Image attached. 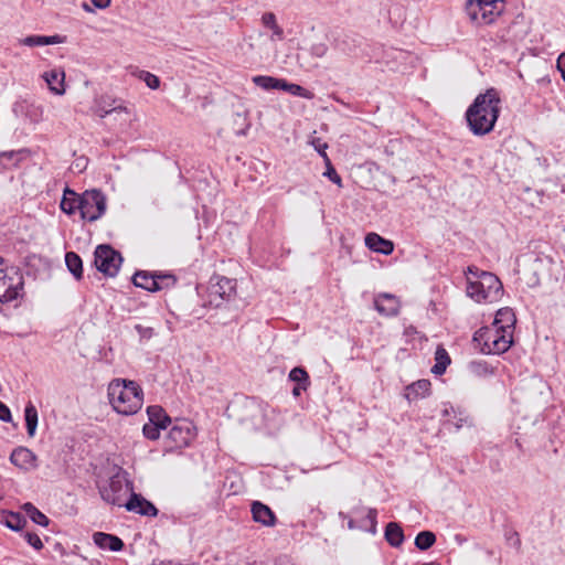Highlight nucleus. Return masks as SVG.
Segmentation results:
<instances>
[{
    "label": "nucleus",
    "instance_id": "f257e3e1",
    "mask_svg": "<svg viewBox=\"0 0 565 565\" xmlns=\"http://www.w3.org/2000/svg\"><path fill=\"white\" fill-rule=\"evenodd\" d=\"M501 99L495 88L479 94L466 111L468 127L476 136L491 132L499 118Z\"/></svg>",
    "mask_w": 565,
    "mask_h": 565
},
{
    "label": "nucleus",
    "instance_id": "f03ea898",
    "mask_svg": "<svg viewBox=\"0 0 565 565\" xmlns=\"http://www.w3.org/2000/svg\"><path fill=\"white\" fill-rule=\"evenodd\" d=\"M107 395L113 408L121 415H134L143 404L142 388L130 380H113L108 384Z\"/></svg>",
    "mask_w": 565,
    "mask_h": 565
},
{
    "label": "nucleus",
    "instance_id": "7ed1b4c3",
    "mask_svg": "<svg viewBox=\"0 0 565 565\" xmlns=\"http://www.w3.org/2000/svg\"><path fill=\"white\" fill-rule=\"evenodd\" d=\"M466 276L467 295L477 302H492L501 297L503 286L494 274L481 270L477 266H469Z\"/></svg>",
    "mask_w": 565,
    "mask_h": 565
},
{
    "label": "nucleus",
    "instance_id": "20e7f679",
    "mask_svg": "<svg viewBox=\"0 0 565 565\" xmlns=\"http://www.w3.org/2000/svg\"><path fill=\"white\" fill-rule=\"evenodd\" d=\"M473 341L480 348V351L484 354H501L507 352L512 343L513 339L508 333L501 332L495 327H483L480 328L473 334Z\"/></svg>",
    "mask_w": 565,
    "mask_h": 565
},
{
    "label": "nucleus",
    "instance_id": "39448f33",
    "mask_svg": "<svg viewBox=\"0 0 565 565\" xmlns=\"http://www.w3.org/2000/svg\"><path fill=\"white\" fill-rule=\"evenodd\" d=\"M504 0H468L465 11L470 21L475 24H490L502 12V7L498 8V3Z\"/></svg>",
    "mask_w": 565,
    "mask_h": 565
},
{
    "label": "nucleus",
    "instance_id": "423d86ee",
    "mask_svg": "<svg viewBox=\"0 0 565 565\" xmlns=\"http://www.w3.org/2000/svg\"><path fill=\"white\" fill-rule=\"evenodd\" d=\"M107 199L105 194L97 189L86 190L81 194L79 214L88 222L99 220L106 212Z\"/></svg>",
    "mask_w": 565,
    "mask_h": 565
},
{
    "label": "nucleus",
    "instance_id": "0eeeda50",
    "mask_svg": "<svg viewBox=\"0 0 565 565\" xmlns=\"http://www.w3.org/2000/svg\"><path fill=\"white\" fill-rule=\"evenodd\" d=\"M128 491L134 492L132 483L120 473L113 476L107 486L99 488L102 499L105 502L117 507H124V498Z\"/></svg>",
    "mask_w": 565,
    "mask_h": 565
},
{
    "label": "nucleus",
    "instance_id": "6e6552de",
    "mask_svg": "<svg viewBox=\"0 0 565 565\" xmlns=\"http://www.w3.org/2000/svg\"><path fill=\"white\" fill-rule=\"evenodd\" d=\"M95 266L106 276L115 277L122 263L121 254L109 245H98L95 249Z\"/></svg>",
    "mask_w": 565,
    "mask_h": 565
},
{
    "label": "nucleus",
    "instance_id": "1a4fd4ad",
    "mask_svg": "<svg viewBox=\"0 0 565 565\" xmlns=\"http://www.w3.org/2000/svg\"><path fill=\"white\" fill-rule=\"evenodd\" d=\"M23 288V277L15 267L0 269V300L13 301Z\"/></svg>",
    "mask_w": 565,
    "mask_h": 565
},
{
    "label": "nucleus",
    "instance_id": "9d476101",
    "mask_svg": "<svg viewBox=\"0 0 565 565\" xmlns=\"http://www.w3.org/2000/svg\"><path fill=\"white\" fill-rule=\"evenodd\" d=\"M207 291L211 296L228 302L236 295V280L224 276H213L210 280Z\"/></svg>",
    "mask_w": 565,
    "mask_h": 565
},
{
    "label": "nucleus",
    "instance_id": "9b49d317",
    "mask_svg": "<svg viewBox=\"0 0 565 565\" xmlns=\"http://www.w3.org/2000/svg\"><path fill=\"white\" fill-rule=\"evenodd\" d=\"M194 427L190 422H177L168 433V438L173 444V447H186L194 437Z\"/></svg>",
    "mask_w": 565,
    "mask_h": 565
},
{
    "label": "nucleus",
    "instance_id": "f8f14e48",
    "mask_svg": "<svg viewBox=\"0 0 565 565\" xmlns=\"http://www.w3.org/2000/svg\"><path fill=\"white\" fill-rule=\"evenodd\" d=\"M124 507L127 511L134 512L143 516L154 518L158 515V509L152 502L143 498L139 493L131 492L128 501L125 502Z\"/></svg>",
    "mask_w": 565,
    "mask_h": 565
},
{
    "label": "nucleus",
    "instance_id": "ddd939ff",
    "mask_svg": "<svg viewBox=\"0 0 565 565\" xmlns=\"http://www.w3.org/2000/svg\"><path fill=\"white\" fill-rule=\"evenodd\" d=\"M374 308L384 317H395L399 312L401 302L392 294H381L374 299Z\"/></svg>",
    "mask_w": 565,
    "mask_h": 565
},
{
    "label": "nucleus",
    "instance_id": "4468645a",
    "mask_svg": "<svg viewBox=\"0 0 565 565\" xmlns=\"http://www.w3.org/2000/svg\"><path fill=\"white\" fill-rule=\"evenodd\" d=\"M515 322L516 317L514 311L509 307H504L497 311L492 326L513 338Z\"/></svg>",
    "mask_w": 565,
    "mask_h": 565
},
{
    "label": "nucleus",
    "instance_id": "2eb2a0df",
    "mask_svg": "<svg viewBox=\"0 0 565 565\" xmlns=\"http://www.w3.org/2000/svg\"><path fill=\"white\" fill-rule=\"evenodd\" d=\"M252 515H253V520L257 523H260L265 526H274L276 524V515L275 513L273 512V510L259 502V501H254L252 503Z\"/></svg>",
    "mask_w": 565,
    "mask_h": 565
},
{
    "label": "nucleus",
    "instance_id": "dca6fc26",
    "mask_svg": "<svg viewBox=\"0 0 565 565\" xmlns=\"http://www.w3.org/2000/svg\"><path fill=\"white\" fill-rule=\"evenodd\" d=\"M93 541L99 548L113 552H119L125 546L120 537L104 532L94 533Z\"/></svg>",
    "mask_w": 565,
    "mask_h": 565
},
{
    "label": "nucleus",
    "instance_id": "f3484780",
    "mask_svg": "<svg viewBox=\"0 0 565 565\" xmlns=\"http://www.w3.org/2000/svg\"><path fill=\"white\" fill-rule=\"evenodd\" d=\"M364 241L366 247L373 252L381 253L383 255H390L394 250V244L376 233H369Z\"/></svg>",
    "mask_w": 565,
    "mask_h": 565
},
{
    "label": "nucleus",
    "instance_id": "a211bd4d",
    "mask_svg": "<svg viewBox=\"0 0 565 565\" xmlns=\"http://www.w3.org/2000/svg\"><path fill=\"white\" fill-rule=\"evenodd\" d=\"M50 90L55 95H63L65 93L64 79L65 73L62 68H53L43 74Z\"/></svg>",
    "mask_w": 565,
    "mask_h": 565
},
{
    "label": "nucleus",
    "instance_id": "6ab92c4d",
    "mask_svg": "<svg viewBox=\"0 0 565 565\" xmlns=\"http://www.w3.org/2000/svg\"><path fill=\"white\" fill-rule=\"evenodd\" d=\"M35 459V455L25 447L15 448L10 456V461L21 469L33 467Z\"/></svg>",
    "mask_w": 565,
    "mask_h": 565
},
{
    "label": "nucleus",
    "instance_id": "aec40b11",
    "mask_svg": "<svg viewBox=\"0 0 565 565\" xmlns=\"http://www.w3.org/2000/svg\"><path fill=\"white\" fill-rule=\"evenodd\" d=\"M79 201H81V195H78L75 191L71 190L70 188H65L64 194H63V198H62V201L60 204L61 210L64 213L72 215L76 211H79Z\"/></svg>",
    "mask_w": 565,
    "mask_h": 565
},
{
    "label": "nucleus",
    "instance_id": "412c9836",
    "mask_svg": "<svg viewBox=\"0 0 565 565\" xmlns=\"http://www.w3.org/2000/svg\"><path fill=\"white\" fill-rule=\"evenodd\" d=\"M20 43L30 47L44 46L63 43V38L60 35H29L20 40Z\"/></svg>",
    "mask_w": 565,
    "mask_h": 565
},
{
    "label": "nucleus",
    "instance_id": "4be33fe9",
    "mask_svg": "<svg viewBox=\"0 0 565 565\" xmlns=\"http://www.w3.org/2000/svg\"><path fill=\"white\" fill-rule=\"evenodd\" d=\"M430 382L428 380H418L406 387L405 396L408 401L429 395Z\"/></svg>",
    "mask_w": 565,
    "mask_h": 565
},
{
    "label": "nucleus",
    "instance_id": "5701e85b",
    "mask_svg": "<svg viewBox=\"0 0 565 565\" xmlns=\"http://www.w3.org/2000/svg\"><path fill=\"white\" fill-rule=\"evenodd\" d=\"M385 540L393 547H399L404 542V532L399 524L390 522L385 526Z\"/></svg>",
    "mask_w": 565,
    "mask_h": 565
},
{
    "label": "nucleus",
    "instance_id": "b1692460",
    "mask_svg": "<svg viewBox=\"0 0 565 565\" xmlns=\"http://www.w3.org/2000/svg\"><path fill=\"white\" fill-rule=\"evenodd\" d=\"M435 365L431 367V373L435 375H443L451 360L447 350L443 345H438L435 352Z\"/></svg>",
    "mask_w": 565,
    "mask_h": 565
},
{
    "label": "nucleus",
    "instance_id": "393cba45",
    "mask_svg": "<svg viewBox=\"0 0 565 565\" xmlns=\"http://www.w3.org/2000/svg\"><path fill=\"white\" fill-rule=\"evenodd\" d=\"M177 277L170 273L154 271V282H152V292L169 289L175 286Z\"/></svg>",
    "mask_w": 565,
    "mask_h": 565
},
{
    "label": "nucleus",
    "instance_id": "a878e982",
    "mask_svg": "<svg viewBox=\"0 0 565 565\" xmlns=\"http://www.w3.org/2000/svg\"><path fill=\"white\" fill-rule=\"evenodd\" d=\"M65 264L76 280H81L83 278V262L75 252H67L65 254Z\"/></svg>",
    "mask_w": 565,
    "mask_h": 565
},
{
    "label": "nucleus",
    "instance_id": "bb28decb",
    "mask_svg": "<svg viewBox=\"0 0 565 565\" xmlns=\"http://www.w3.org/2000/svg\"><path fill=\"white\" fill-rule=\"evenodd\" d=\"M3 520L1 521L7 527L12 531H21L25 524V518L19 512L3 511Z\"/></svg>",
    "mask_w": 565,
    "mask_h": 565
},
{
    "label": "nucleus",
    "instance_id": "cd10ccee",
    "mask_svg": "<svg viewBox=\"0 0 565 565\" xmlns=\"http://www.w3.org/2000/svg\"><path fill=\"white\" fill-rule=\"evenodd\" d=\"M147 414L149 416V420L151 424H158L163 428H167L171 423L170 417L167 415L166 411L158 405H152L147 408Z\"/></svg>",
    "mask_w": 565,
    "mask_h": 565
},
{
    "label": "nucleus",
    "instance_id": "c85d7f7f",
    "mask_svg": "<svg viewBox=\"0 0 565 565\" xmlns=\"http://www.w3.org/2000/svg\"><path fill=\"white\" fill-rule=\"evenodd\" d=\"M24 419H25V426H26L28 435L30 437H33L35 435V431H36L39 416H38V409L33 405L32 402H29L25 405V408H24Z\"/></svg>",
    "mask_w": 565,
    "mask_h": 565
},
{
    "label": "nucleus",
    "instance_id": "c756f323",
    "mask_svg": "<svg viewBox=\"0 0 565 565\" xmlns=\"http://www.w3.org/2000/svg\"><path fill=\"white\" fill-rule=\"evenodd\" d=\"M152 282H154V271L137 270L132 276V284L152 292Z\"/></svg>",
    "mask_w": 565,
    "mask_h": 565
},
{
    "label": "nucleus",
    "instance_id": "7c9ffc66",
    "mask_svg": "<svg viewBox=\"0 0 565 565\" xmlns=\"http://www.w3.org/2000/svg\"><path fill=\"white\" fill-rule=\"evenodd\" d=\"M284 81L285 79L275 78L266 75H257L253 77V83L265 90L282 89Z\"/></svg>",
    "mask_w": 565,
    "mask_h": 565
},
{
    "label": "nucleus",
    "instance_id": "2f4dec72",
    "mask_svg": "<svg viewBox=\"0 0 565 565\" xmlns=\"http://www.w3.org/2000/svg\"><path fill=\"white\" fill-rule=\"evenodd\" d=\"M25 514L31 519L32 522L41 526H47L50 523L49 518L42 513L34 504L26 502L22 505Z\"/></svg>",
    "mask_w": 565,
    "mask_h": 565
},
{
    "label": "nucleus",
    "instance_id": "473e14b6",
    "mask_svg": "<svg viewBox=\"0 0 565 565\" xmlns=\"http://www.w3.org/2000/svg\"><path fill=\"white\" fill-rule=\"evenodd\" d=\"M436 542V535L431 531H422L415 537V546L420 551H427Z\"/></svg>",
    "mask_w": 565,
    "mask_h": 565
},
{
    "label": "nucleus",
    "instance_id": "72a5a7b5",
    "mask_svg": "<svg viewBox=\"0 0 565 565\" xmlns=\"http://www.w3.org/2000/svg\"><path fill=\"white\" fill-rule=\"evenodd\" d=\"M470 371L478 376L491 375L494 373V367H492L486 361H471L469 363Z\"/></svg>",
    "mask_w": 565,
    "mask_h": 565
},
{
    "label": "nucleus",
    "instance_id": "f704fd0d",
    "mask_svg": "<svg viewBox=\"0 0 565 565\" xmlns=\"http://www.w3.org/2000/svg\"><path fill=\"white\" fill-rule=\"evenodd\" d=\"M281 90H286L294 96H298V97H302V98L310 99L313 97V94L310 90H308L307 88H305L298 84L288 83L287 81H284V87Z\"/></svg>",
    "mask_w": 565,
    "mask_h": 565
},
{
    "label": "nucleus",
    "instance_id": "c9c22d12",
    "mask_svg": "<svg viewBox=\"0 0 565 565\" xmlns=\"http://www.w3.org/2000/svg\"><path fill=\"white\" fill-rule=\"evenodd\" d=\"M377 511L376 509H369L366 516L362 520V524L360 527L364 531H367L372 534L376 533V525H377Z\"/></svg>",
    "mask_w": 565,
    "mask_h": 565
},
{
    "label": "nucleus",
    "instance_id": "e433bc0d",
    "mask_svg": "<svg viewBox=\"0 0 565 565\" xmlns=\"http://www.w3.org/2000/svg\"><path fill=\"white\" fill-rule=\"evenodd\" d=\"M289 380L295 382L296 384L310 385L309 374L308 372L301 367L296 366L289 372Z\"/></svg>",
    "mask_w": 565,
    "mask_h": 565
},
{
    "label": "nucleus",
    "instance_id": "4c0bfd02",
    "mask_svg": "<svg viewBox=\"0 0 565 565\" xmlns=\"http://www.w3.org/2000/svg\"><path fill=\"white\" fill-rule=\"evenodd\" d=\"M324 162H326V168L327 169H326V172L323 173V175L327 177L331 182H333L338 186H342V179L338 174V172L334 169V167L332 166L329 157H326Z\"/></svg>",
    "mask_w": 565,
    "mask_h": 565
},
{
    "label": "nucleus",
    "instance_id": "58836bf2",
    "mask_svg": "<svg viewBox=\"0 0 565 565\" xmlns=\"http://www.w3.org/2000/svg\"><path fill=\"white\" fill-rule=\"evenodd\" d=\"M139 78L142 79L146 83V85L151 89H157L160 86L159 77L148 71H140Z\"/></svg>",
    "mask_w": 565,
    "mask_h": 565
},
{
    "label": "nucleus",
    "instance_id": "ea45409f",
    "mask_svg": "<svg viewBox=\"0 0 565 565\" xmlns=\"http://www.w3.org/2000/svg\"><path fill=\"white\" fill-rule=\"evenodd\" d=\"M164 429L158 424H145L142 427L143 436L150 440H157L160 437V430Z\"/></svg>",
    "mask_w": 565,
    "mask_h": 565
},
{
    "label": "nucleus",
    "instance_id": "a19ab883",
    "mask_svg": "<svg viewBox=\"0 0 565 565\" xmlns=\"http://www.w3.org/2000/svg\"><path fill=\"white\" fill-rule=\"evenodd\" d=\"M23 537L25 541L36 551H40L43 548V543L40 539V536L36 533L33 532H25L23 534Z\"/></svg>",
    "mask_w": 565,
    "mask_h": 565
},
{
    "label": "nucleus",
    "instance_id": "79ce46f5",
    "mask_svg": "<svg viewBox=\"0 0 565 565\" xmlns=\"http://www.w3.org/2000/svg\"><path fill=\"white\" fill-rule=\"evenodd\" d=\"M119 113V111H127V108L125 106H115V107H111V108H105V107H98L97 109V115L100 117V118H105L106 116H108L109 114L111 113Z\"/></svg>",
    "mask_w": 565,
    "mask_h": 565
},
{
    "label": "nucleus",
    "instance_id": "37998d69",
    "mask_svg": "<svg viewBox=\"0 0 565 565\" xmlns=\"http://www.w3.org/2000/svg\"><path fill=\"white\" fill-rule=\"evenodd\" d=\"M315 149L319 152V154L326 159V157H328L326 150L328 148V145L326 142H323L320 138H312L311 142H310Z\"/></svg>",
    "mask_w": 565,
    "mask_h": 565
},
{
    "label": "nucleus",
    "instance_id": "c03bdc74",
    "mask_svg": "<svg viewBox=\"0 0 565 565\" xmlns=\"http://www.w3.org/2000/svg\"><path fill=\"white\" fill-rule=\"evenodd\" d=\"M310 52L316 57H323L328 52L326 43H316L311 46Z\"/></svg>",
    "mask_w": 565,
    "mask_h": 565
},
{
    "label": "nucleus",
    "instance_id": "a18cd8bd",
    "mask_svg": "<svg viewBox=\"0 0 565 565\" xmlns=\"http://www.w3.org/2000/svg\"><path fill=\"white\" fill-rule=\"evenodd\" d=\"M262 22H263L264 26H266L270 30L274 28V25H277L276 15L273 12L264 13L262 17Z\"/></svg>",
    "mask_w": 565,
    "mask_h": 565
},
{
    "label": "nucleus",
    "instance_id": "49530a36",
    "mask_svg": "<svg viewBox=\"0 0 565 565\" xmlns=\"http://www.w3.org/2000/svg\"><path fill=\"white\" fill-rule=\"evenodd\" d=\"M223 303V300H220L218 297L211 296L207 291V300L204 301L203 306L207 308H221Z\"/></svg>",
    "mask_w": 565,
    "mask_h": 565
},
{
    "label": "nucleus",
    "instance_id": "de8ad7c7",
    "mask_svg": "<svg viewBox=\"0 0 565 565\" xmlns=\"http://www.w3.org/2000/svg\"><path fill=\"white\" fill-rule=\"evenodd\" d=\"M135 329L139 333V335L145 339H150L153 334V329L150 327H143L141 324H136Z\"/></svg>",
    "mask_w": 565,
    "mask_h": 565
},
{
    "label": "nucleus",
    "instance_id": "09e8293b",
    "mask_svg": "<svg viewBox=\"0 0 565 565\" xmlns=\"http://www.w3.org/2000/svg\"><path fill=\"white\" fill-rule=\"evenodd\" d=\"M12 419V416H11V412H10V408L0 401V420L2 422H11Z\"/></svg>",
    "mask_w": 565,
    "mask_h": 565
},
{
    "label": "nucleus",
    "instance_id": "8fccbe9b",
    "mask_svg": "<svg viewBox=\"0 0 565 565\" xmlns=\"http://www.w3.org/2000/svg\"><path fill=\"white\" fill-rule=\"evenodd\" d=\"M271 31H273L271 40H282L284 39V31L278 24L274 25Z\"/></svg>",
    "mask_w": 565,
    "mask_h": 565
},
{
    "label": "nucleus",
    "instance_id": "3c124183",
    "mask_svg": "<svg viewBox=\"0 0 565 565\" xmlns=\"http://www.w3.org/2000/svg\"><path fill=\"white\" fill-rule=\"evenodd\" d=\"M557 68L562 73V77L565 81V53H562L557 58Z\"/></svg>",
    "mask_w": 565,
    "mask_h": 565
},
{
    "label": "nucleus",
    "instance_id": "603ef678",
    "mask_svg": "<svg viewBox=\"0 0 565 565\" xmlns=\"http://www.w3.org/2000/svg\"><path fill=\"white\" fill-rule=\"evenodd\" d=\"M90 1L98 9H106L110 6V0H90Z\"/></svg>",
    "mask_w": 565,
    "mask_h": 565
},
{
    "label": "nucleus",
    "instance_id": "864d4df0",
    "mask_svg": "<svg viewBox=\"0 0 565 565\" xmlns=\"http://www.w3.org/2000/svg\"><path fill=\"white\" fill-rule=\"evenodd\" d=\"M309 385H302V384H296V386L292 388V395L298 397L301 395L302 392H305Z\"/></svg>",
    "mask_w": 565,
    "mask_h": 565
},
{
    "label": "nucleus",
    "instance_id": "5fc2aeb1",
    "mask_svg": "<svg viewBox=\"0 0 565 565\" xmlns=\"http://www.w3.org/2000/svg\"><path fill=\"white\" fill-rule=\"evenodd\" d=\"M348 527H349L350 530H354V529H356V527H358V525H356V523H355V521H354L353 519H350V520H349V522H348Z\"/></svg>",
    "mask_w": 565,
    "mask_h": 565
},
{
    "label": "nucleus",
    "instance_id": "6e6d98bb",
    "mask_svg": "<svg viewBox=\"0 0 565 565\" xmlns=\"http://www.w3.org/2000/svg\"><path fill=\"white\" fill-rule=\"evenodd\" d=\"M513 536H515V542H514V544H515L516 546H520V545H521V540H520V537H519V534H518L516 532H514V533H513Z\"/></svg>",
    "mask_w": 565,
    "mask_h": 565
},
{
    "label": "nucleus",
    "instance_id": "4d7b16f0",
    "mask_svg": "<svg viewBox=\"0 0 565 565\" xmlns=\"http://www.w3.org/2000/svg\"><path fill=\"white\" fill-rule=\"evenodd\" d=\"M3 265H4V258L0 257V269H4Z\"/></svg>",
    "mask_w": 565,
    "mask_h": 565
},
{
    "label": "nucleus",
    "instance_id": "13d9d810",
    "mask_svg": "<svg viewBox=\"0 0 565 565\" xmlns=\"http://www.w3.org/2000/svg\"><path fill=\"white\" fill-rule=\"evenodd\" d=\"M461 426H462V419H460L459 422H457V424H456V428H457V429H459Z\"/></svg>",
    "mask_w": 565,
    "mask_h": 565
},
{
    "label": "nucleus",
    "instance_id": "bf43d9fd",
    "mask_svg": "<svg viewBox=\"0 0 565 565\" xmlns=\"http://www.w3.org/2000/svg\"><path fill=\"white\" fill-rule=\"evenodd\" d=\"M83 8L86 10V11H90V8L88 7V4L84 3L83 4Z\"/></svg>",
    "mask_w": 565,
    "mask_h": 565
},
{
    "label": "nucleus",
    "instance_id": "052dcab7",
    "mask_svg": "<svg viewBox=\"0 0 565 565\" xmlns=\"http://www.w3.org/2000/svg\"><path fill=\"white\" fill-rule=\"evenodd\" d=\"M545 259L547 260V263H552V258L550 256H546Z\"/></svg>",
    "mask_w": 565,
    "mask_h": 565
}]
</instances>
